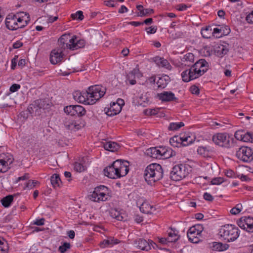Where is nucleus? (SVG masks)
I'll list each match as a JSON object with an SVG mask.
<instances>
[{
    "instance_id": "f257e3e1",
    "label": "nucleus",
    "mask_w": 253,
    "mask_h": 253,
    "mask_svg": "<svg viewBox=\"0 0 253 253\" xmlns=\"http://www.w3.org/2000/svg\"><path fill=\"white\" fill-rule=\"evenodd\" d=\"M209 63L204 59H201L187 70L182 72L181 77L184 82H188L196 79L206 73L208 69Z\"/></svg>"
},
{
    "instance_id": "f03ea898",
    "label": "nucleus",
    "mask_w": 253,
    "mask_h": 253,
    "mask_svg": "<svg viewBox=\"0 0 253 253\" xmlns=\"http://www.w3.org/2000/svg\"><path fill=\"white\" fill-rule=\"evenodd\" d=\"M163 176V170L162 166L154 163L148 165L145 169L144 177L148 184L152 185L155 182L161 179Z\"/></svg>"
},
{
    "instance_id": "7ed1b4c3",
    "label": "nucleus",
    "mask_w": 253,
    "mask_h": 253,
    "mask_svg": "<svg viewBox=\"0 0 253 253\" xmlns=\"http://www.w3.org/2000/svg\"><path fill=\"white\" fill-rule=\"evenodd\" d=\"M146 154L153 158L167 159L175 156L176 153L171 148L166 146L151 147L148 149Z\"/></svg>"
},
{
    "instance_id": "20e7f679",
    "label": "nucleus",
    "mask_w": 253,
    "mask_h": 253,
    "mask_svg": "<svg viewBox=\"0 0 253 253\" xmlns=\"http://www.w3.org/2000/svg\"><path fill=\"white\" fill-rule=\"evenodd\" d=\"M240 230L233 224H226L221 227L219 234L223 240L227 242L236 240L239 236Z\"/></svg>"
},
{
    "instance_id": "39448f33",
    "label": "nucleus",
    "mask_w": 253,
    "mask_h": 253,
    "mask_svg": "<svg viewBox=\"0 0 253 253\" xmlns=\"http://www.w3.org/2000/svg\"><path fill=\"white\" fill-rule=\"evenodd\" d=\"M191 171V168L188 165L178 164L174 166L170 172V177L174 181H179L186 177Z\"/></svg>"
},
{
    "instance_id": "423d86ee",
    "label": "nucleus",
    "mask_w": 253,
    "mask_h": 253,
    "mask_svg": "<svg viewBox=\"0 0 253 253\" xmlns=\"http://www.w3.org/2000/svg\"><path fill=\"white\" fill-rule=\"evenodd\" d=\"M106 89L105 87L100 85H92L88 88V98H89V104H94L97 100L103 97Z\"/></svg>"
},
{
    "instance_id": "0eeeda50",
    "label": "nucleus",
    "mask_w": 253,
    "mask_h": 253,
    "mask_svg": "<svg viewBox=\"0 0 253 253\" xmlns=\"http://www.w3.org/2000/svg\"><path fill=\"white\" fill-rule=\"evenodd\" d=\"M236 155L240 160L244 162H251L253 160V150L250 147L243 146L236 152Z\"/></svg>"
},
{
    "instance_id": "6e6552de",
    "label": "nucleus",
    "mask_w": 253,
    "mask_h": 253,
    "mask_svg": "<svg viewBox=\"0 0 253 253\" xmlns=\"http://www.w3.org/2000/svg\"><path fill=\"white\" fill-rule=\"evenodd\" d=\"M213 142L220 146L229 148L230 147V138L226 133H218L212 136Z\"/></svg>"
},
{
    "instance_id": "1a4fd4ad",
    "label": "nucleus",
    "mask_w": 253,
    "mask_h": 253,
    "mask_svg": "<svg viewBox=\"0 0 253 253\" xmlns=\"http://www.w3.org/2000/svg\"><path fill=\"white\" fill-rule=\"evenodd\" d=\"M238 225L249 233H253V217L248 216L241 217L237 222Z\"/></svg>"
},
{
    "instance_id": "9d476101",
    "label": "nucleus",
    "mask_w": 253,
    "mask_h": 253,
    "mask_svg": "<svg viewBox=\"0 0 253 253\" xmlns=\"http://www.w3.org/2000/svg\"><path fill=\"white\" fill-rule=\"evenodd\" d=\"M64 112L71 116L82 117L86 113L85 109L81 105H70L64 107Z\"/></svg>"
},
{
    "instance_id": "9b49d317",
    "label": "nucleus",
    "mask_w": 253,
    "mask_h": 253,
    "mask_svg": "<svg viewBox=\"0 0 253 253\" xmlns=\"http://www.w3.org/2000/svg\"><path fill=\"white\" fill-rule=\"evenodd\" d=\"M43 101L40 99L35 100L28 107L26 112L31 115L39 116L41 114Z\"/></svg>"
},
{
    "instance_id": "f8f14e48",
    "label": "nucleus",
    "mask_w": 253,
    "mask_h": 253,
    "mask_svg": "<svg viewBox=\"0 0 253 253\" xmlns=\"http://www.w3.org/2000/svg\"><path fill=\"white\" fill-rule=\"evenodd\" d=\"M134 244L139 249L146 251L150 250L151 247L154 249L158 248V245L152 241L150 240L148 242L145 239L140 238L136 240L135 241Z\"/></svg>"
},
{
    "instance_id": "ddd939ff",
    "label": "nucleus",
    "mask_w": 253,
    "mask_h": 253,
    "mask_svg": "<svg viewBox=\"0 0 253 253\" xmlns=\"http://www.w3.org/2000/svg\"><path fill=\"white\" fill-rule=\"evenodd\" d=\"M116 167H118L119 178L127 174L129 171L128 162L127 161H123L122 160H117L115 161Z\"/></svg>"
},
{
    "instance_id": "4468645a",
    "label": "nucleus",
    "mask_w": 253,
    "mask_h": 253,
    "mask_svg": "<svg viewBox=\"0 0 253 253\" xmlns=\"http://www.w3.org/2000/svg\"><path fill=\"white\" fill-rule=\"evenodd\" d=\"M63 50L62 48L53 49L50 54V61L52 64H56L61 62L63 58Z\"/></svg>"
},
{
    "instance_id": "2eb2a0df",
    "label": "nucleus",
    "mask_w": 253,
    "mask_h": 253,
    "mask_svg": "<svg viewBox=\"0 0 253 253\" xmlns=\"http://www.w3.org/2000/svg\"><path fill=\"white\" fill-rule=\"evenodd\" d=\"M115 166L116 165L114 161L111 166L105 168L104 169V175L110 178L115 179L119 178L118 168Z\"/></svg>"
},
{
    "instance_id": "dca6fc26",
    "label": "nucleus",
    "mask_w": 253,
    "mask_h": 253,
    "mask_svg": "<svg viewBox=\"0 0 253 253\" xmlns=\"http://www.w3.org/2000/svg\"><path fill=\"white\" fill-rule=\"evenodd\" d=\"M157 97L162 102H178V99L175 96L174 94L171 91H164L157 94Z\"/></svg>"
},
{
    "instance_id": "f3484780",
    "label": "nucleus",
    "mask_w": 253,
    "mask_h": 253,
    "mask_svg": "<svg viewBox=\"0 0 253 253\" xmlns=\"http://www.w3.org/2000/svg\"><path fill=\"white\" fill-rule=\"evenodd\" d=\"M64 125L66 129L71 131H76L81 127V125L77 121H75L69 118H66L64 120Z\"/></svg>"
},
{
    "instance_id": "a211bd4d",
    "label": "nucleus",
    "mask_w": 253,
    "mask_h": 253,
    "mask_svg": "<svg viewBox=\"0 0 253 253\" xmlns=\"http://www.w3.org/2000/svg\"><path fill=\"white\" fill-rule=\"evenodd\" d=\"M17 15L9 14L5 19V25L10 30H16L17 27Z\"/></svg>"
},
{
    "instance_id": "6ab92c4d",
    "label": "nucleus",
    "mask_w": 253,
    "mask_h": 253,
    "mask_svg": "<svg viewBox=\"0 0 253 253\" xmlns=\"http://www.w3.org/2000/svg\"><path fill=\"white\" fill-rule=\"evenodd\" d=\"M70 49L74 50L84 47L85 45V41L84 39H79L76 36H74L70 40Z\"/></svg>"
},
{
    "instance_id": "aec40b11",
    "label": "nucleus",
    "mask_w": 253,
    "mask_h": 253,
    "mask_svg": "<svg viewBox=\"0 0 253 253\" xmlns=\"http://www.w3.org/2000/svg\"><path fill=\"white\" fill-rule=\"evenodd\" d=\"M74 99L79 102L89 104L87 91H75L73 93Z\"/></svg>"
},
{
    "instance_id": "412c9836",
    "label": "nucleus",
    "mask_w": 253,
    "mask_h": 253,
    "mask_svg": "<svg viewBox=\"0 0 253 253\" xmlns=\"http://www.w3.org/2000/svg\"><path fill=\"white\" fill-rule=\"evenodd\" d=\"M70 34H63L59 39L58 42L60 48L63 49H69L71 46L70 40Z\"/></svg>"
},
{
    "instance_id": "4be33fe9",
    "label": "nucleus",
    "mask_w": 253,
    "mask_h": 253,
    "mask_svg": "<svg viewBox=\"0 0 253 253\" xmlns=\"http://www.w3.org/2000/svg\"><path fill=\"white\" fill-rule=\"evenodd\" d=\"M142 76V74L137 68H135L130 72L127 76V80L129 84L134 85L136 83L135 78H140Z\"/></svg>"
},
{
    "instance_id": "5701e85b",
    "label": "nucleus",
    "mask_w": 253,
    "mask_h": 253,
    "mask_svg": "<svg viewBox=\"0 0 253 253\" xmlns=\"http://www.w3.org/2000/svg\"><path fill=\"white\" fill-rule=\"evenodd\" d=\"M23 14L24 15V16L17 15V27H18V29L24 27L30 21V16L29 14L24 12L20 13V15Z\"/></svg>"
},
{
    "instance_id": "b1692460",
    "label": "nucleus",
    "mask_w": 253,
    "mask_h": 253,
    "mask_svg": "<svg viewBox=\"0 0 253 253\" xmlns=\"http://www.w3.org/2000/svg\"><path fill=\"white\" fill-rule=\"evenodd\" d=\"M108 188L104 185H100L94 188L93 192L89 195L90 200H95V198L98 197L104 192H107Z\"/></svg>"
},
{
    "instance_id": "393cba45",
    "label": "nucleus",
    "mask_w": 253,
    "mask_h": 253,
    "mask_svg": "<svg viewBox=\"0 0 253 253\" xmlns=\"http://www.w3.org/2000/svg\"><path fill=\"white\" fill-rule=\"evenodd\" d=\"M153 61L159 67H164L169 70L171 68L168 61L163 57L156 56L153 58Z\"/></svg>"
},
{
    "instance_id": "a878e982",
    "label": "nucleus",
    "mask_w": 253,
    "mask_h": 253,
    "mask_svg": "<svg viewBox=\"0 0 253 253\" xmlns=\"http://www.w3.org/2000/svg\"><path fill=\"white\" fill-rule=\"evenodd\" d=\"M122 110V107L115 103V102L110 103V107L108 108L106 114L108 116H112L119 114Z\"/></svg>"
},
{
    "instance_id": "bb28decb",
    "label": "nucleus",
    "mask_w": 253,
    "mask_h": 253,
    "mask_svg": "<svg viewBox=\"0 0 253 253\" xmlns=\"http://www.w3.org/2000/svg\"><path fill=\"white\" fill-rule=\"evenodd\" d=\"M229 44L226 43L225 45L220 44L215 49V53L219 57H222L229 51Z\"/></svg>"
},
{
    "instance_id": "cd10ccee",
    "label": "nucleus",
    "mask_w": 253,
    "mask_h": 253,
    "mask_svg": "<svg viewBox=\"0 0 253 253\" xmlns=\"http://www.w3.org/2000/svg\"><path fill=\"white\" fill-rule=\"evenodd\" d=\"M198 154L204 157H210L211 155L212 150L209 146H201L197 150Z\"/></svg>"
},
{
    "instance_id": "c85d7f7f",
    "label": "nucleus",
    "mask_w": 253,
    "mask_h": 253,
    "mask_svg": "<svg viewBox=\"0 0 253 253\" xmlns=\"http://www.w3.org/2000/svg\"><path fill=\"white\" fill-rule=\"evenodd\" d=\"M141 212L147 214H152L156 209L150 205L147 202H144L139 207Z\"/></svg>"
},
{
    "instance_id": "c756f323",
    "label": "nucleus",
    "mask_w": 253,
    "mask_h": 253,
    "mask_svg": "<svg viewBox=\"0 0 253 253\" xmlns=\"http://www.w3.org/2000/svg\"><path fill=\"white\" fill-rule=\"evenodd\" d=\"M102 144L103 147L106 150L111 152L116 151L120 147L119 145L117 143L112 141L103 142Z\"/></svg>"
},
{
    "instance_id": "7c9ffc66",
    "label": "nucleus",
    "mask_w": 253,
    "mask_h": 253,
    "mask_svg": "<svg viewBox=\"0 0 253 253\" xmlns=\"http://www.w3.org/2000/svg\"><path fill=\"white\" fill-rule=\"evenodd\" d=\"M170 81V78L168 75H163L159 78L157 81L158 87L162 89L165 88Z\"/></svg>"
},
{
    "instance_id": "2f4dec72",
    "label": "nucleus",
    "mask_w": 253,
    "mask_h": 253,
    "mask_svg": "<svg viewBox=\"0 0 253 253\" xmlns=\"http://www.w3.org/2000/svg\"><path fill=\"white\" fill-rule=\"evenodd\" d=\"M170 144L174 147L183 146L182 136L175 135L169 139Z\"/></svg>"
},
{
    "instance_id": "473e14b6",
    "label": "nucleus",
    "mask_w": 253,
    "mask_h": 253,
    "mask_svg": "<svg viewBox=\"0 0 253 253\" xmlns=\"http://www.w3.org/2000/svg\"><path fill=\"white\" fill-rule=\"evenodd\" d=\"M228 247V245L226 244H222L220 242H213L211 248L213 251L222 252L227 250Z\"/></svg>"
},
{
    "instance_id": "72a5a7b5",
    "label": "nucleus",
    "mask_w": 253,
    "mask_h": 253,
    "mask_svg": "<svg viewBox=\"0 0 253 253\" xmlns=\"http://www.w3.org/2000/svg\"><path fill=\"white\" fill-rule=\"evenodd\" d=\"M50 182L54 188L60 187L62 182L59 174H53L50 178Z\"/></svg>"
},
{
    "instance_id": "f704fd0d",
    "label": "nucleus",
    "mask_w": 253,
    "mask_h": 253,
    "mask_svg": "<svg viewBox=\"0 0 253 253\" xmlns=\"http://www.w3.org/2000/svg\"><path fill=\"white\" fill-rule=\"evenodd\" d=\"M110 215L112 218L119 221H122L124 219V217L122 215V213L121 211L115 209L111 210L110 211Z\"/></svg>"
},
{
    "instance_id": "c9c22d12",
    "label": "nucleus",
    "mask_w": 253,
    "mask_h": 253,
    "mask_svg": "<svg viewBox=\"0 0 253 253\" xmlns=\"http://www.w3.org/2000/svg\"><path fill=\"white\" fill-rule=\"evenodd\" d=\"M8 251V243L5 239L0 237V253H7Z\"/></svg>"
},
{
    "instance_id": "e433bc0d",
    "label": "nucleus",
    "mask_w": 253,
    "mask_h": 253,
    "mask_svg": "<svg viewBox=\"0 0 253 253\" xmlns=\"http://www.w3.org/2000/svg\"><path fill=\"white\" fill-rule=\"evenodd\" d=\"M13 196L11 195L6 196L3 198L1 200L2 206L5 208L9 207L13 202Z\"/></svg>"
},
{
    "instance_id": "4c0bfd02",
    "label": "nucleus",
    "mask_w": 253,
    "mask_h": 253,
    "mask_svg": "<svg viewBox=\"0 0 253 253\" xmlns=\"http://www.w3.org/2000/svg\"><path fill=\"white\" fill-rule=\"evenodd\" d=\"M187 236L189 240L193 243H197L201 240L200 238L201 235H198L197 233H193L187 232Z\"/></svg>"
},
{
    "instance_id": "58836bf2",
    "label": "nucleus",
    "mask_w": 253,
    "mask_h": 253,
    "mask_svg": "<svg viewBox=\"0 0 253 253\" xmlns=\"http://www.w3.org/2000/svg\"><path fill=\"white\" fill-rule=\"evenodd\" d=\"M168 240L169 243L175 242L178 240L179 236L177 235V233L175 231L173 230L172 229L168 233Z\"/></svg>"
},
{
    "instance_id": "ea45409f",
    "label": "nucleus",
    "mask_w": 253,
    "mask_h": 253,
    "mask_svg": "<svg viewBox=\"0 0 253 253\" xmlns=\"http://www.w3.org/2000/svg\"><path fill=\"white\" fill-rule=\"evenodd\" d=\"M211 27L210 26H207L205 28H202L201 30V33L203 37L205 39L210 38L211 32Z\"/></svg>"
},
{
    "instance_id": "a19ab883",
    "label": "nucleus",
    "mask_w": 253,
    "mask_h": 253,
    "mask_svg": "<svg viewBox=\"0 0 253 253\" xmlns=\"http://www.w3.org/2000/svg\"><path fill=\"white\" fill-rule=\"evenodd\" d=\"M3 156H0V172H5L10 168L6 164L5 161L3 160Z\"/></svg>"
},
{
    "instance_id": "79ce46f5",
    "label": "nucleus",
    "mask_w": 253,
    "mask_h": 253,
    "mask_svg": "<svg viewBox=\"0 0 253 253\" xmlns=\"http://www.w3.org/2000/svg\"><path fill=\"white\" fill-rule=\"evenodd\" d=\"M184 126V124L183 122L171 123L169 124L168 129L169 130H177Z\"/></svg>"
},
{
    "instance_id": "37998d69",
    "label": "nucleus",
    "mask_w": 253,
    "mask_h": 253,
    "mask_svg": "<svg viewBox=\"0 0 253 253\" xmlns=\"http://www.w3.org/2000/svg\"><path fill=\"white\" fill-rule=\"evenodd\" d=\"M117 243L118 242H114L113 239L108 238L107 239L104 240L102 242H101L100 243V246L102 248H105L110 245H113Z\"/></svg>"
},
{
    "instance_id": "c03bdc74",
    "label": "nucleus",
    "mask_w": 253,
    "mask_h": 253,
    "mask_svg": "<svg viewBox=\"0 0 253 253\" xmlns=\"http://www.w3.org/2000/svg\"><path fill=\"white\" fill-rule=\"evenodd\" d=\"M183 146H186L191 144L194 141V139L192 138L190 136L186 135L184 134L182 136Z\"/></svg>"
},
{
    "instance_id": "a18cd8bd",
    "label": "nucleus",
    "mask_w": 253,
    "mask_h": 253,
    "mask_svg": "<svg viewBox=\"0 0 253 253\" xmlns=\"http://www.w3.org/2000/svg\"><path fill=\"white\" fill-rule=\"evenodd\" d=\"M110 197L107 192H104L99 196L95 198V200H92L93 202H99L100 201H106Z\"/></svg>"
},
{
    "instance_id": "49530a36",
    "label": "nucleus",
    "mask_w": 253,
    "mask_h": 253,
    "mask_svg": "<svg viewBox=\"0 0 253 253\" xmlns=\"http://www.w3.org/2000/svg\"><path fill=\"white\" fill-rule=\"evenodd\" d=\"M182 61L183 62L187 61L192 63L194 61V55L190 52L187 53L184 55Z\"/></svg>"
},
{
    "instance_id": "de8ad7c7",
    "label": "nucleus",
    "mask_w": 253,
    "mask_h": 253,
    "mask_svg": "<svg viewBox=\"0 0 253 253\" xmlns=\"http://www.w3.org/2000/svg\"><path fill=\"white\" fill-rule=\"evenodd\" d=\"M85 169L86 167L83 163L76 162L74 164V169L77 172H82Z\"/></svg>"
},
{
    "instance_id": "09e8293b",
    "label": "nucleus",
    "mask_w": 253,
    "mask_h": 253,
    "mask_svg": "<svg viewBox=\"0 0 253 253\" xmlns=\"http://www.w3.org/2000/svg\"><path fill=\"white\" fill-rule=\"evenodd\" d=\"M242 205L241 204H238L230 210V213L234 215L239 213L242 210Z\"/></svg>"
},
{
    "instance_id": "8fccbe9b",
    "label": "nucleus",
    "mask_w": 253,
    "mask_h": 253,
    "mask_svg": "<svg viewBox=\"0 0 253 253\" xmlns=\"http://www.w3.org/2000/svg\"><path fill=\"white\" fill-rule=\"evenodd\" d=\"M0 156H3V160L5 161L6 164H7L8 166L12 163L14 159L13 158V157L11 155L9 154H2L0 155Z\"/></svg>"
},
{
    "instance_id": "3c124183",
    "label": "nucleus",
    "mask_w": 253,
    "mask_h": 253,
    "mask_svg": "<svg viewBox=\"0 0 253 253\" xmlns=\"http://www.w3.org/2000/svg\"><path fill=\"white\" fill-rule=\"evenodd\" d=\"M71 16L73 19L82 20L84 19L83 12L80 10L72 14Z\"/></svg>"
},
{
    "instance_id": "603ef678",
    "label": "nucleus",
    "mask_w": 253,
    "mask_h": 253,
    "mask_svg": "<svg viewBox=\"0 0 253 253\" xmlns=\"http://www.w3.org/2000/svg\"><path fill=\"white\" fill-rule=\"evenodd\" d=\"M38 183H39L38 181L29 180L26 183L25 186L24 187V189L25 190L26 188L29 189H33L36 186V185Z\"/></svg>"
},
{
    "instance_id": "864d4df0",
    "label": "nucleus",
    "mask_w": 253,
    "mask_h": 253,
    "mask_svg": "<svg viewBox=\"0 0 253 253\" xmlns=\"http://www.w3.org/2000/svg\"><path fill=\"white\" fill-rule=\"evenodd\" d=\"M71 245L69 243L65 242L61 246H59L58 250L61 253H64L67 250L69 249Z\"/></svg>"
},
{
    "instance_id": "5fc2aeb1",
    "label": "nucleus",
    "mask_w": 253,
    "mask_h": 253,
    "mask_svg": "<svg viewBox=\"0 0 253 253\" xmlns=\"http://www.w3.org/2000/svg\"><path fill=\"white\" fill-rule=\"evenodd\" d=\"M244 134H245L244 130H239L235 132L234 136L237 140L242 141L243 139V138H244V137H243Z\"/></svg>"
},
{
    "instance_id": "6e6d98bb",
    "label": "nucleus",
    "mask_w": 253,
    "mask_h": 253,
    "mask_svg": "<svg viewBox=\"0 0 253 253\" xmlns=\"http://www.w3.org/2000/svg\"><path fill=\"white\" fill-rule=\"evenodd\" d=\"M223 182L224 179L223 177H218L213 178L211 181V183L212 185H219L221 184Z\"/></svg>"
},
{
    "instance_id": "4d7b16f0",
    "label": "nucleus",
    "mask_w": 253,
    "mask_h": 253,
    "mask_svg": "<svg viewBox=\"0 0 253 253\" xmlns=\"http://www.w3.org/2000/svg\"><path fill=\"white\" fill-rule=\"evenodd\" d=\"M244 138L242 141L244 142H252V132L245 131V134L243 135Z\"/></svg>"
},
{
    "instance_id": "13d9d810",
    "label": "nucleus",
    "mask_w": 253,
    "mask_h": 253,
    "mask_svg": "<svg viewBox=\"0 0 253 253\" xmlns=\"http://www.w3.org/2000/svg\"><path fill=\"white\" fill-rule=\"evenodd\" d=\"M222 36H226L229 34L230 33V29L229 26L226 25H222Z\"/></svg>"
},
{
    "instance_id": "bf43d9fd",
    "label": "nucleus",
    "mask_w": 253,
    "mask_h": 253,
    "mask_svg": "<svg viewBox=\"0 0 253 253\" xmlns=\"http://www.w3.org/2000/svg\"><path fill=\"white\" fill-rule=\"evenodd\" d=\"M157 30V27H149L145 29L148 34H152L156 32Z\"/></svg>"
},
{
    "instance_id": "052dcab7",
    "label": "nucleus",
    "mask_w": 253,
    "mask_h": 253,
    "mask_svg": "<svg viewBox=\"0 0 253 253\" xmlns=\"http://www.w3.org/2000/svg\"><path fill=\"white\" fill-rule=\"evenodd\" d=\"M20 85L19 84H13L10 87L9 90L11 92L17 91L20 88Z\"/></svg>"
},
{
    "instance_id": "680f3d73",
    "label": "nucleus",
    "mask_w": 253,
    "mask_h": 253,
    "mask_svg": "<svg viewBox=\"0 0 253 253\" xmlns=\"http://www.w3.org/2000/svg\"><path fill=\"white\" fill-rule=\"evenodd\" d=\"M204 199L208 201L211 202L213 200V196L210 193L206 192L203 195Z\"/></svg>"
},
{
    "instance_id": "e2e57ef3",
    "label": "nucleus",
    "mask_w": 253,
    "mask_h": 253,
    "mask_svg": "<svg viewBox=\"0 0 253 253\" xmlns=\"http://www.w3.org/2000/svg\"><path fill=\"white\" fill-rule=\"evenodd\" d=\"M44 219L43 218H42L41 219H36L33 222V224L36 225L38 226H42L44 225Z\"/></svg>"
},
{
    "instance_id": "0e129e2a",
    "label": "nucleus",
    "mask_w": 253,
    "mask_h": 253,
    "mask_svg": "<svg viewBox=\"0 0 253 253\" xmlns=\"http://www.w3.org/2000/svg\"><path fill=\"white\" fill-rule=\"evenodd\" d=\"M154 12V10L151 8L144 9V11L141 13V17L147 16Z\"/></svg>"
},
{
    "instance_id": "69168bd1",
    "label": "nucleus",
    "mask_w": 253,
    "mask_h": 253,
    "mask_svg": "<svg viewBox=\"0 0 253 253\" xmlns=\"http://www.w3.org/2000/svg\"><path fill=\"white\" fill-rule=\"evenodd\" d=\"M190 90L194 94H198L199 93V89L196 85L191 86L190 88Z\"/></svg>"
},
{
    "instance_id": "338daca9",
    "label": "nucleus",
    "mask_w": 253,
    "mask_h": 253,
    "mask_svg": "<svg viewBox=\"0 0 253 253\" xmlns=\"http://www.w3.org/2000/svg\"><path fill=\"white\" fill-rule=\"evenodd\" d=\"M29 178L28 173H25L24 175L19 177L17 178L15 181V183H18L20 180H25L28 179Z\"/></svg>"
},
{
    "instance_id": "774afa93",
    "label": "nucleus",
    "mask_w": 253,
    "mask_h": 253,
    "mask_svg": "<svg viewBox=\"0 0 253 253\" xmlns=\"http://www.w3.org/2000/svg\"><path fill=\"white\" fill-rule=\"evenodd\" d=\"M246 20L249 23L253 24V11L251 13H249L246 16Z\"/></svg>"
}]
</instances>
